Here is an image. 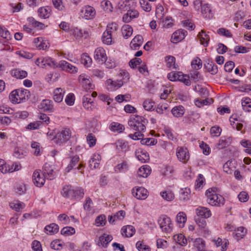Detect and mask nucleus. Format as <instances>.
I'll use <instances>...</instances> for the list:
<instances>
[{"label": "nucleus", "mask_w": 251, "mask_h": 251, "mask_svg": "<svg viewBox=\"0 0 251 251\" xmlns=\"http://www.w3.org/2000/svg\"><path fill=\"white\" fill-rule=\"evenodd\" d=\"M205 195L207 197V201L210 205L221 207L225 204V198L216 193V188L208 189L206 191Z\"/></svg>", "instance_id": "f257e3e1"}, {"label": "nucleus", "mask_w": 251, "mask_h": 251, "mask_svg": "<svg viewBox=\"0 0 251 251\" xmlns=\"http://www.w3.org/2000/svg\"><path fill=\"white\" fill-rule=\"evenodd\" d=\"M148 120L145 118L138 115L134 116L130 118L128 124L130 128L138 131H144L146 129L145 125Z\"/></svg>", "instance_id": "f03ea898"}, {"label": "nucleus", "mask_w": 251, "mask_h": 251, "mask_svg": "<svg viewBox=\"0 0 251 251\" xmlns=\"http://www.w3.org/2000/svg\"><path fill=\"white\" fill-rule=\"evenodd\" d=\"M30 97V92L26 89H18L13 91L9 95V99L13 103H20L27 100Z\"/></svg>", "instance_id": "7ed1b4c3"}, {"label": "nucleus", "mask_w": 251, "mask_h": 251, "mask_svg": "<svg viewBox=\"0 0 251 251\" xmlns=\"http://www.w3.org/2000/svg\"><path fill=\"white\" fill-rule=\"evenodd\" d=\"M71 132L69 129H65L58 132L53 138L54 142L57 144H62L71 137Z\"/></svg>", "instance_id": "20e7f679"}, {"label": "nucleus", "mask_w": 251, "mask_h": 251, "mask_svg": "<svg viewBox=\"0 0 251 251\" xmlns=\"http://www.w3.org/2000/svg\"><path fill=\"white\" fill-rule=\"evenodd\" d=\"M158 224L162 231L166 233L170 232L172 230V225L171 219L166 216H162L158 220Z\"/></svg>", "instance_id": "39448f33"}, {"label": "nucleus", "mask_w": 251, "mask_h": 251, "mask_svg": "<svg viewBox=\"0 0 251 251\" xmlns=\"http://www.w3.org/2000/svg\"><path fill=\"white\" fill-rule=\"evenodd\" d=\"M176 154L178 159L184 163H186L189 159V153L186 148L183 147H177Z\"/></svg>", "instance_id": "423d86ee"}, {"label": "nucleus", "mask_w": 251, "mask_h": 251, "mask_svg": "<svg viewBox=\"0 0 251 251\" xmlns=\"http://www.w3.org/2000/svg\"><path fill=\"white\" fill-rule=\"evenodd\" d=\"M36 65L41 68L46 67L47 66L51 68H54L55 62L49 57H39L35 61Z\"/></svg>", "instance_id": "0eeeda50"}, {"label": "nucleus", "mask_w": 251, "mask_h": 251, "mask_svg": "<svg viewBox=\"0 0 251 251\" xmlns=\"http://www.w3.org/2000/svg\"><path fill=\"white\" fill-rule=\"evenodd\" d=\"M40 170H36L34 171L33 175V181L34 184L37 186L41 187L45 183V176L44 174L42 175V176H41L40 173Z\"/></svg>", "instance_id": "6e6552de"}, {"label": "nucleus", "mask_w": 251, "mask_h": 251, "mask_svg": "<svg viewBox=\"0 0 251 251\" xmlns=\"http://www.w3.org/2000/svg\"><path fill=\"white\" fill-rule=\"evenodd\" d=\"M133 195L137 199L145 200L148 196V191L144 187H138L136 189L133 188L132 190Z\"/></svg>", "instance_id": "1a4fd4ad"}, {"label": "nucleus", "mask_w": 251, "mask_h": 251, "mask_svg": "<svg viewBox=\"0 0 251 251\" xmlns=\"http://www.w3.org/2000/svg\"><path fill=\"white\" fill-rule=\"evenodd\" d=\"M94 58L102 63L105 61L107 60V56L105 50L101 47L97 48L95 51Z\"/></svg>", "instance_id": "9d476101"}, {"label": "nucleus", "mask_w": 251, "mask_h": 251, "mask_svg": "<svg viewBox=\"0 0 251 251\" xmlns=\"http://www.w3.org/2000/svg\"><path fill=\"white\" fill-rule=\"evenodd\" d=\"M187 34V31L183 29H178L175 31L172 36V42L177 43L183 40Z\"/></svg>", "instance_id": "9b49d317"}, {"label": "nucleus", "mask_w": 251, "mask_h": 251, "mask_svg": "<svg viewBox=\"0 0 251 251\" xmlns=\"http://www.w3.org/2000/svg\"><path fill=\"white\" fill-rule=\"evenodd\" d=\"M81 12L84 13V16L87 20L93 19L96 14L95 9L93 7L89 5L85 6L83 9L81 10Z\"/></svg>", "instance_id": "f8f14e48"}, {"label": "nucleus", "mask_w": 251, "mask_h": 251, "mask_svg": "<svg viewBox=\"0 0 251 251\" xmlns=\"http://www.w3.org/2000/svg\"><path fill=\"white\" fill-rule=\"evenodd\" d=\"M79 79L85 89L89 90L94 88V85L92 84L91 80L88 76H85L83 75H80Z\"/></svg>", "instance_id": "ddd939ff"}, {"label": "nucleus", "mask_w": 251, "mask_h": 251, "mask_svg": "<svg viewBox=\"0 0 251 251\" xmlns=\"http://www.w3.org/2000/svg\"><path fill=\"white\" fill-rule=\"evenodd\" d=\"M40 108L45 111L49 112H53L54 108L52 101L49 100H43L40 104Z\"/></svg>", "instance_id": "4468645a"}, {"label": "nucleus", "mask_w": 251, "mask_h": 251, "mask_svg": "<svg viewBox=\"0 0 251 251\" xmlns=\"http://www.w3.org/2000/svg\"><path fill=\"white\" fill-rule=\"evenodd\" d=\"M196 214L198 216L201 217L200 218H208L211 216L210 210L204 207H199L196 209Z\"/></svg>", "instance_id": "2eb2a0df"}, {"label": "nucleus", "mask_w": 251, "mask_h": 251, "mask_svg": "<svg viewBox=\"0 0 251 251\" xmlns=\"http://www.w3.org/2000/svg\"><path fill=\"white\" fill-rule=\"evenodd\" d=\"M112 240V236L104 233L99 237L97 245L99 246L106 247L107 244Z\"/></svg>", "instance_id": "dca6fc26"}, {"label": "nucleus", "mask_w": 251, "mask_h": 251, "mask_svg": "<svg viewBox=\"0 0 251 251\" xmlns=\"http://www.w3.org/2000/svg\"><path fill=\"white\" fill-rule=\"evenodd\" d=\"M204 67L206 71L212 75H215L218 72V68L215 63L209 59H208L204 64Z\"/></svg>", "instance_id": "f3484780"}, {"label": "nucleus", "mask_w": 251, "mask_h": 251, "mask_svg": "<svg viewBox=\"0 0 251 251\" xmlns=\"http://www.w3.org/2000/svg\"><path fill=\"white\" fill-rule=\"evenodd\" d=\"M43 174L47 175L48 178L51 180L54 178V172L52 167L48 163H45L43 168Z\"/></svg>", "instance_id": "a211bd4d"}, {"label": "nucleus", "mask_w": 251, "mask_h": 251, "mask_svg": "<svg viewBox=\"0 0 251 251\" xmlns=\"http://www.w3.org/2000/svg\"><path fill=\"white\" fill-rule=\"evenodd\" d=\"M65 90L61 88H56L53 92V99L57 102H60L63 99Z\"/></svg>", "instance_id": "6ab92c4d"}, {"label": "nucleus", "mask_w": 251, "mask_h": 251, "mask_svg": "<svg viewBox=\"0 0 251 251\" xmlns=\"http://www.w3.org/2000/svg\"><path fill=\"white\" fill-rule=\"evenodd\" d=\"M122 235L126 237H131L135 232V228L130 225L122 227L121 229Z\"/></svg>", "instance_id": "aec40b11"}, {"label": "nucleus", "mask_w": 251, "mask_h": 251, "mask_svg": "<svg viewBox=\"0 0 251 251\" xmlns=\"http://www.w3.org/2000/svg\"><path fill=\"white\" fill-rule=\"evenodd\" d=\"M50 12L51 9L50 7H42L38 9V14L42 18L47 19L50 16Z\"/></svg>", "instance_id": "412c9836"}, {"label": "nucleus", "mask_w": 251, "mask_h": 251, "mask_svg": "<svg viewBox=\"0 0 251 251\" xmlns=\"http://www.w3.org/2000/svg\"><path fill=\"white\" fill-rule=\"evenodd\" d=\"M101 160V156L100 154H95L89 161V167L91 169L98 168L100 164V161Z\"/></svg>", "instance_id": "4be33fe9"}, {"label": "nucleus", "mask_w": 251, "mask_h": 251, "mask_svg": "<svg viewBox=\"0 0 251 251\" xmlns=\"http://www.w3.org/2000/svg\"><path fill=\"white\" fill-rule=\"evenodd\" d=\"M213 241L215 242L217 247H221L222 251H225L227 249V245L229 242L227 239H224L222 240L220 238H218L217 240H214Z\"/></svg>", "instance_id": "5701e85b"}, {"label": "nucleus", "mask_w": 251, "mask_h": 251, "mask_svg": "<svg viewBox=\"0 0 251 251\" xmlns=\"http://www.w3.org/2000/svg\"><path fill=\"white\" fill-rule=\"evenodd\" d=\"M151 169L149 166L144 165L141 167L138 171V175L140 177H147L150 174Z\"/></svg>", "instance_id": "b1692460"}, {"label": "nucleus", "mask_w": 251, "mask_h": 251, "mask_svg": "<svg viewBox=\"0 0 251 251\" xmlns=\"http://www.w3.org/2000/svg\"><path fill=\"white\" fill-rule=\"evenodd\" d=\"M198 37L200 39L201 43L202 45L204 47H207L208 46L210 38L209 35L206 34L204 30H202L201 32L198 34Z\"/></svg>", "instance_id": "393cba45"}, {"label": "nucleus", "mask_w": 251, "mask_h": 251, "mask_svg": "<svg viewBox=\"0 0 251 251\" xmlns=\"http://www.w3.org/2000/svg\"><path fill=\"white\" fill-rule=\"evenodd\" d=\"M107 84L108 88L113 90L114 89H117L122 87L123 85V82L122 80L115 81L111 79H109L107 80Z\"/></svg>", "instance_id": "a878e982"}, {"label": "nucleus", "mask_w": 251, "mask_h": 251, "mask_svg": "<svg viewBox=\"0 0 251 251\" xmlns=\"http://www.w3.org/2000/svg\"><path fill=\"white\" fill-rule=\"evenodd\" d=\"M61 194L64 197L73 199L74 189H71V188L69 186H65L62 190Z\"/></svg>", "instance_id": "bb28decb"}, {"label": "nucleus", "mask_w": 251, "mask_h": 251, "mask_svg": "<svg viewBox=\"0 0 251 251\" xmlns=\"http://www.w3.org/2000/svg\"><path fill=\"white\" fill-rule=\"evenodd\" d=\"M122 33L125 39H127L133 33V29L131 26L128 25H125L122 27Z\"/></svg>", "instance_id": "cd10ccee"}, {"label": "nucleus", "mask_w": 251, "mask_h": 251, "mask_svg": "<svg viewBox=\"0 0 251 251\" xmlns=\"http://www.w3.org/2000/svg\"><path fill=\"white\" fill-rule=\"evenodd\" d=\"M83 105L85 109H92L93 100H92L90 95H87L83 97Z\"/></svg>", "instance_id": "c85d7f7f"}, {"label": "nucleus", "mask_w": 251, "mask_h": 251, "mask_svg": "<svg viewBox=\"0 0 251 251\" xmlns=\"http://www.w3.org/2000/svg\"><path fill=\"white\" fill-rule=\"evenodd\" d=\"M11 74L13 76L18 79H23L27 76V73L26 71L19 69H14L12 71Z\"/></svg>", "instance_id": "c756f323"}, {"label": "nucleus", "mask_w": 251, "mask_h": 251, "mask_svg": "<svg viewBox=\"0 0 251 251\" xmlns=\"http://www.w3.org/2000/svg\"><path fill=\"white\" fill-rule=\"evenodd\" d=\"M201 13L203 15H205V17H208L210 18L212 17L211 13V8L210 5L207 3H204L201 5Z\"/></svg>", "instance_id": "7c9ffc66"}, {"label": "nucleus", "mask_w": 251, "mask_h": 251, "mask_svg": "<svg viewBox=\"0 0 251 251\" xmlns=\"http://www.w3.org/2000/svg\"><path fill=\"white\" fill-rule=\"evenodd\" d=\"M79 161V157L78 155H76L73 156L71 158V160L70 164L66 168V171L67 172H69L72 169H73L74 167L75 166L76 164Z\"/></svg>", "instance_id": "2f4dec72"}, {"label": "nucleus", "mask_w": 251, "mask_h": 251, "mask_svg": "<svg viewBox=\"0 0 251 251\" xmlns=\"http://www.w3.org/2000/svg\"><path fill=\"white\" fill-rule=\"evenodd\" d=\"M45 229L49 232L50 234L56 233L59 230V226L57 225L52 223L45 227Z\"/></svg>", "instance_id": "473e14b6"}, {"label": "nucleus", "mask_w": 251, "mask_h": 251, "mask_svg": "<svg viewBox=\"0 0 251 251\" xmlns=\"http://www.w3.org/2000/svg\"><path fill=\"white\" fill-rule=\"evenodd\" d=\"M242 106L245 111H251V100L249 98H246L244 100H242Z\"/></svg>", "instance_id": "72a5a7b5"}, {"label": "nucleus", "mask_w": 251, "mask_h": 251, "mask_svg": "<svg viewBox=\"0 0 251 251\" xmlns=\"http://www.w3.org/2000/svg\"><path fill=\"white\" fill-rule=\"evenodd\" d=\"M144 109L147 111H151L154 109V102L151 100H146L143 104Z\"/></svg>", "instance_id": "f704fd0d"}, {"label": "nucleus", "mask_w": 251, "mask_h": 251, "mask_svg": "<svg viewBox=\"0 0 251 251\" xmlns=\"http://www.w3.org/2000/svg\"><path fill=\"white\" fill-rule=\"evenodd\" d=\"M186 215L183 212H179L176 216V221L179 224V226H183L186 221Z\"/></svg>", "instance_id": "c9c22d12"}, {"label": "nucleus", "mask_w": 251, "mask_h": 251, "mask_svg": "<svg viewBox=\"0 0 251 251\" xmlns=\"http://www.w3.org/2000/svg\"><path fill=\"white\" fill-rule=\"evenodd\" d=\"M110 129L113 131L122 132L125 129L124 126L118 123H112L110 126Z\"/></svg>", "instance_id": "e433bc0d"}, {"label": "nucleus", "mask_w": 251, "mask_h": 251, "mask_svg": "<svg viewBox=\"0 0 251 251\" xmlns=\"http://www.w3.org/2000/svg\"><path fill=\"white\" fill-rule=\"evenodd\" d=\"M172 113L175 117H181L184 113L183 107L182 106L175 107L172 109Z\"/></svg>", "instance_id": "4c0bfd02"}, {"label": "nucleus", "mask_w": 251, "mask_h": 251, "mask_svg": "<svg viewBox=\"0 0 251 251\" xmlns=\"http://www.w3.org/2000/svg\"><path fill=\"white\" fill-rule=\"evenodd\" d=\"M81 62L84 66H89L91 64L92 60L86 53H84L81 55Z\"/></svg>", "instance_id": "58836bf2"}, {"label": "nucleus", "mask_w": 251, "mask_h": 251, "mask_svg": "<svg viewBox=\"0 0 251 251\" xmlns=\"http://www.w3.org/2000/svg\"><path fill=\"white\" fill-rule=\"evenodd\" d=\"M111 34L104 31L102 36V41L103 43L106 45H111L112 42Z\"/></svg>", "instance_id": "ea45409f"}, {"label": "nucleus", "mask_w": 251, "mask_h": 251, "mask_svg": "<svg viewBox=\"0 0 251 251\" xmlns=\"http://www.w3.org/2000/svg\"><path fill=\"white\" fill-rule=\"evenodd\" d=\"M161 197L167 201H171L174 200L175 196L170 191H165L160 193Z\"/></svg>", "instance_id": "a19ab883"}, {"label": "nucleus", "mask_w": 251, "mask_h": 251, "mask_svg": "<svg viewBox=\"0 0 251 251\" xmlns=\"http://www.w3.org/2000/svg\"><path fill=\"white\" fill-rule=\"evenodd\" d=\"M138 159L142 162H146L149 160V155L147 152L141 151L136 154Z\"/></svg>", "instance_id": "79ce46f5"}, {"label": "nucleus", "mask_w": 251, "mask_h": 251, "mask_svg": "<svg viewBox=\"0 0 251 251\" xmlns=\"http://www.w3.org/2000/svg\"><path fill=\"white\" fill-rule=\"evenodd\" d=\"M0 35L3 38L7 40L11 39V35L8 30L4 28L0 25Z\"/></svg>", "instance_id": "37998d69"}, {"label": "nucleus", "mask_w": 251, "mask_h": 251, "mask_svg": "<svg viewBox=\"0 0 251 251\" xmlns=\"http://www.w3.org/2000/svg\"><path fill=\"white\" fill-rule=\"evenodd\" d=\"M75 231L74 228L71 226H66L62 229L61 233L65 236H69L75 234Z\"/></svg>", "instance_id": "c03bdc74"}, {"label": "nucleus", "mask_w": 251, "mask_h": 251, "mask_svg": "<svg viewBox=\"0 0 251 251\" xmlns=\"http://www.w3.org/2000/svg\"><path fill=\"white\" fill-rule=\"evenodd\" d=\"M141 143L142 145H146L147 146H152L155 145L157 143V140L153 138L144 139L142 138Z\"/></svg>", "instance_id": "a18cd8bd"}, {"label": "nucleus", "mask_w": 251, "mask_h": 251, "mask_svg": "<svg viewBox=\"0 0 251 251\" xmlns=\"http://www.w3.org/2000/svg\"><path fill=\"white\" fill-rule=\"evenodd\" d=\"M86 139L90 147H92L96 145L97 139L92 133H89Z\"/></svg>", "instance_id": "49530a36"}, {"label": "nucleus", "mask_w": 251, "mask_h": 251, "mask_svg": "<svg viewBox=\"0 0 251 251\" xmlns=\"http://www.w3.org/2000/svg\"><path fill=\"white\" fill-rule=\"evenodd\" d=\"M118 25L116 23H112L107 25L106 30L105 31L112 35L118 30Z\"/></svg>", "instance_id": "de8ad7c7"}, {"label": "nucleus", "mask_w": 251, "mask_h": 251, "mask_svg": "<svg viewBox=\"0 0 251 251\" xmlns=\"http://www.w3.org/2000/svg\"><path fill=\"white\" fill-rule=\"evenodd\" d=\"M202 61L198 57L193 60L191 62V66L195 70H199L202 67Z\"/></svg>", "instance_id": "09e8293b"}, {"label": "nucleus", "mask_w": 251, "mask_h": 251, "mask_svg": "<svg viewBox=\"0 0 251 251\" xmlns=\"http://www.w3.org/2000/svg\"><path fill=\"white\" fill-rule=\"evenodd\" d=\"M84 195L83 190L78 188L74 189V194L73 195V199H80L83 198Z\"/></svg>", "instance_id": "8fccbe9b"}, {"label": "nucleus", "mask_w": 251, "mask_h": 251, "mask_svg": "<svg viewBox=\"0 0 251 251\" xmlns=\"http://www.w3.org/2000/svg\"><path fill=\"white\" fill-rule=\"evenodd\" d=\"M116 144L117 149L121 150L123 151H126L128 149L127 143L122 141H118Z\"/></svg>", "instance_id": "3c124183"}, {"label": "nucleus", "mask_w": 251, "mask_h": 251, "mask_svg": "<svg viewBox=\"0 0 251 251\" xmlns=\"http://www.w3.org/2000/svg\"><path fill=\"white\" fill-rule=\"evenodd\" d=\"M246 231L243 227H239L235 231V236L236 237L237 240L242 238L245 235Z\"/></svg>", "instance_id": "603ef678"}, {"label": "nucleus", "mask_w": 251, "mask_h": 251, "mask_svg": "<svg viewBox=\"0 0 251 251\" xmlns=\"http://www.w3.org/2000/svg\"><path fill=\"white\" fill-rule=\"evenodd\" d=\"M70 32L75 38H80L82 37L83 34L81 31L77 27H73L70 29Z\"/></svg>", "instance_id": "864d4df0"}, {"label": "nucleus", "mask_w": 251, "mask_h": 251, "mask_svg": "<svg viewBox=\"0 0 251 251\" xmlns=\"http://www.w3.org/2000/svg\"><path fill=\"white\" fill-rule=\"evenodd\" d=\"M75 97L74 94L69 93L65 99V101L68 105L72 106L74 104Z\"/></svg>", "instance_id": "5fc2aeb1"}, {"label": "nucleus", "mask_w": 251, "mask_h": 251, "mask_svg": "<svg viewBox=\"0 0 251 251\" xmlns=\"http://www.w3.org/2000/svg\"><path fill=\"white\" fill-rule=\"evenodd\" d=\"M228 145V142L226 141L225 137H222L218 144L217 145L216 147L218 150L223 149Z\"/></svg>", "instance_id": "6e6d98bb"}, {"label": "nucleus", "mask_w": 251, "mask_h": 251, "mask_svg": "<svg viewBox=\"0 0 251 251\" xmlns=\"http://www.w3.org/2000/svg\"><path fill=\"white\" fill-rule=\"evenodd\" d=\"M68 62L65 60H61L59 63H56L55 62V66H54V68H59L61 70L63 71H66L67 70H69L68 69Z\"/></svg>", "instance_id": "4d7b16f0"}, {"label": "nucleus", "mask_w": 251, "mask_h": 251, "mask_svg": "<svg viewBox=\"0 0 251 251\" xmlns=\"http://www.w3.org/2000/svg\"><path fill=\"white\" fill-rule=\"evenodd\" d=\"M142 9L147 12H149L151 9V4L146 0H141L140 1Z\"/></svg>", "instance_id": "13d9d810"}, {"label": "nucleus", "mask_w": 251, "mask_h": 251, "mask_svg": "<svg viewBox=\"0 0 251 251\" xmlns=\"http://www.w3.org/2000/svg\"><path fill=\"white\" fill-rule=\"evenodd\" d=\"M10 205L12 208L15 209L16 211H19L20 209L24 208L25 207V204L19 201L11 203Z\"/></svg>", "instance_id": "bf43d9fd"}, {"label": "nucleus", "mask_w": 251, "mask_h": 251, "mask_svg": "<svg viewBox=\"0 0 251 251\" xmlns=\"http://www.w3.org/2000/svg\"><path fill=\"white\" fill-rule=\"evenodd\" d=\"M221 131L222 129L218 126H213L210 129V133L213 136H219Z\"/></svg>", "instance_id": "052dcab7"}, {"label": "nucleus", "mask_w": 251, "mask_h": 251, "mask_svg": "<svg viewBox=\"0 0 251 251\" xmlns=\"http://www.w3.org/2000/svg\"><path fill=\"white\" fill-rule=\"evenodd\" d=\"M62 247V244L59 240H55L50 243V248L52 249L58 250Z\"/></svg>", "instance_id": "680f3d73"}, {"label": "nucleus", "mask_w": 251, "mask_h": 251, "mask_svg": "<svg viewBox=\"0 0 251 251\" xmlns=\"http://www.w3.org/2000/svg\"><path fill=\"white\" fill-rule=\"evenodd\" d=\"M28 21L31 23V24L36 27H38L40 29H42L44 27V24L42 23L36 21L33 17H29L28 18Z\"/></svg>", "instance_id": "e2e57ef3"}, {"label": "nucleus", "mask_w": 251, "mask_h": 251, "mask_svg": "<svg viewBox=\"0 0 251 251\" xmlns=\"http://www.w3.org/2000/svg\"><path fill=\"white\" fill-rule=\"evenodd\" d=\"M136 247L139 251H150V248L149 246L144 245L141 241H138L136 244Z\"/></svg>", "instance_id": "0e129e2a"}, {"label": "nucleus", "mask_w": 251, "mask_h": 251, "mask_svg": "<svg viewBox=\"0 0 251 251\" xmlns=\"http://www.w3.org/2000/svg\"><path fill=\"white\" fill-rule=\"evenodd\" d=\"M195 222L198 226L201 229L204 228L206 226V222L204 218H200V217L196 218Z\"/></svg>", "instance_id": "69168bd1"}, {"label": "nucleus", "mask_w": 251, "mask_h": 251, "mask_svg": "<svg viewBox=\"0 0 251 251\" xmlns=\"http://www.w3.org/2000/svg\"><path fill=\"white\" fill-rule=\"evenodd\" d=\"M101 5L105 11H112V6L108 0H103L101 2Z\"/></svg>", "instance_id": "338daca9"}, {"label": "nucleus", "mask_w": 251, "mask_h": 251, "mask_svg": "<svg viewBox=\"0 0 251 251\" xmlns=\"http://www.w3.org/2000/svg\"><path fill=\"white\" fill-rule=\"evenodd\" d=\"M52 1L54 6L56 9L60 11L64 9V6L63 5L62 0H52Z\"/></svg>", "instance_id": "774afa93"}]
</instances>
